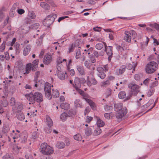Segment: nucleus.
<instances>
[{"label":"nucleus","mask_w":159,"mask_h":159,"mask_svg":"<svg viewBox=\"0 0 159 159\" xmlns=\"http://www.w3.org/2000/svg\"><path fill=\"white\" fill-rule=\"evenodd\" d=\"M51 86L53 87V85L51 86V84L48 82L46 83L44 85V91L45 96L49 99H51L52 96L55 98H57L59 96L58 90L53 89H51Z\"/></svg>","instance_id":"nucleus-1"},{"label":"nucleus","mask_w":159,"mask_h":159,"mask_svg":"<svg viewBox=\"0 0 159 159\" xmlns=\"http://www.w3.org/2000/svg\"><path fill=\"white\" fill-rule=\"evenodd\" d=\"M26 97L32 104L34 103L35 102L40 103L43 101V95L39 92H35L34 93L31 92L26 95Z\"/></svg>","instance_id":"nucleus-2"},{"label":"nucleus","mask_w":159,"mask_h":159,"mask_svg":"<svg viewBox=\"0 0 159 159\" xmlns=\"http://www.w3.org/2000/svg\"><path fill=\"white\" fill-rule=\"evenodd\" d=\"M114 109L116 111H118L116 114L117 119H120L124 116L127 113V111L125 107H123V104L121 103H117L114 105Z\"/></svg>","instance_id":"nucleus-3"},{"label":"nucleus","mask_w":159,"mask_h":159,"mask_svg":"<svg viewBox=\"0 0 159 159\" xmlns=\"http://www.w3.org/2000/svg\"><path fill=\"white\" fill-rule=\"evenodd\" d=\"M158 67L157 64L155 62L152 61L148 63L146 67V71L148 74L154 73Z\"/></svg>","instance_id":"nucleus-4"},{"label":"nucleus","mask_w":159,"mask_h":159,"mask_svg":"<svg viewBox=\"0 0 159 159\" xmlns=\"http://www.w3.org/2000/svg\"><path fill=\"white\" fill-rule=\"evenodd\" d=\"M40 150L41 152L44 155L51 154L53 152V151L52 148L46 143H43L41 144Z\"/></svg>","instance_id":"nucleus-5"},{"label":"nucleus","mask_w":159,"mask_h":159,"mask_svg":"<svg viewBox=\"0 0 159 159\" xmlns=\"http://www.w3.org/2000/svg\"><path fill=\"white\" fill-rule=\"evenodd\" d=\"M57 17V15L56 14H52L49 15L44 20L43 22H46L48 26H49L53 23Z\"/></svg>","instance_id":"nucleus-6"},{"label":"nucleus","mask_w":159,"mask_h":159,"mask_svg":"<svg viewBox=\"0 0 159 159\" xmlns=\"http://www.w3.org/2000/svg\"><path fill=\"white\" fill-rule=\"evenodd\" d=\"M104 46L106 53L108 56V61H110L112 57V47L111 46H107L106 43H104Z\"/></svg>","instance_id":"nucleus-7"},{"label":"nucleus","mask_w":159,"mask_h":159,"mask_svg":"<svg viewBox=\"0 0 159 159\" xmlns=\"http://www.w3.org/2000/svg\"><path fill=\"white\" fill-rule=\"evenodd\" d=\"M97 76L101 79H104L106 77L105 72L103 71V69L102 67H99L97 69Z\"/></svg>","instance_id":"nucleus-8"},{"label":"nucleus","mask_w":159,"mask_h":159,"mask_svg":"<svg viewBox=\"0 0 159 159\" xmlns=\"http://www.w3.org/2000/svg\"><path fill=\"white\" fill-rule=\"evenodd\" d=\"M139 86L135 84H133L131 87V94L136 96L139 92Z\"/></svg>","instance_id":"nucleus-9"},{"label":"nucleus","mask_w":159,"mask_h":159,"mask_svg":"<svg viewBox=\"0 0 159 159\" xmlns=\"http://www.w3.org/2000/svg\"><path fill=\"white\" fill-rule=\"evenodd\" d=\"M52 61L51 55L49 53H48L44 56L43 62L44 64L48 65L50 64Z\"/></svg>","instance_id":"nucleus-10"},{"label":"nucleus","mask_w":159,"mask_h":159,"mask_svg":"<svg viewBox=\"0 0 159 159\" xmlns=\"http://www.w3.org/2000/svg\"><path fill=\"white\" fill-rule=\"evenodd\" d=\"M131 35L129 31H125V35L124 37V39L126 42L130 43L131 42Z\"/></svg>","instance_id":"nucleus-11"},{"label":"nucleus","mask_w":159,"mask_h":159,"mask_svg":"<svg viewBox=\"0 0 159 159\" xmlns=\"http://www.w3.org/2000/svg\"><path fill=\"white\" fill-rule=\"evenodd\" d=\"M73 86L75 88H80L81 87L80 79L75 77L74 80V84H73Z\"/></svg>","instance_id":"nucleus-12"},{"label":"nucleus","mask_w":159,"mask_h":159,"mask_svg":"<svg viewBox=\"0 0 159 159\" xmlns=\"http://www.w3.org/2000/svg\"><path fill=\"white\" fill-rule=\"evenodd\" d=\"M76 68L80 74L81 75H85V72L84 70L83 66L80 65L77 66Z\"/></svg>","instance_id":"nucleus-13"},{"label":"nucleus","mask_w":159,"mask_h":159,"mask_svg":"<svg viewBox=\"0 0 159 159\" xmlns=\"http://www.w3.org/2000/svg\"><path fill=\"white\" fill-rule=\"evenodd\" d=\"M16 117L18 120H23L25 118V116L21 111H18L17 112Z\"/></svg>","instance_id":"nucleus-14"},{"label":"nucleus","mask_w":159,"mask_h":159,"mask_svg":"<svg viewBox=\"0 0 159 159\" xmlns=\"http://www.w3.org/2000/svg\"><path fill=\"white\" fill-rule=\"evenodd\" d=\"M31 48V46L30 45H27L26 47L25 48L23 52V54L24 56L27 55L30 51V49Z\"/></svg>","instance_id":"nucleus-15"},{"label":"nucleus","mask_w":159,"mask_h":159,"mask_svg":"<svg viewBox=\"0 0 159 159\" xmlns=\"http://www.w3.org/2000/svg\"><path fill=\"white\" fill-rule=\"evenodd\" d=\"M95 117L97 120L96 124L98 127L100 128L103 126L105 124L104 122L97 116Z\"/></svg>","instance_id":"nucleus-16"},{"label":"nucleus","mask_w":159,"mask_h":159,"mask_svg":"<svg viewBox=\"0 0 159 159\" xmlns=\"http://www.w3.org/2000/svg\"><path fill=\"white\" fill-rule=\"evenodd\" d=\"M126 66L125 65H122L121 66L118 70L117 73L119 75H121L123 74L125 71L126 68Z\"/></svg>","instance_id":"nucleus-17"},{"label":"nucleus","mask_w":159,"mask_h":159,"mask_svg":"<svg viewBox=\"0 0 159 159\" xmlns=\"http://www.w3.org/2000/svg\"><path fill=\"white\" fill-rule=\"evenodd\" d=\"M66 73H64L61 71H59L58 72L57 76L58 78L61 80H63L65 79Z\"/></svg>","instance_id":"nucleus-18"},{"label":"nucleus","mask_w":159,"mask_h":159,"mask_svg":"<svg viewBox=\"0 0 159 159\" xmlns=\"http://www.w3.org/2000/svg\"><path fill=\"white\" fill-rule=\"evenodd\" d=\"M85 100L89 103L91 108L93 110H96L95 104L92 101L87 98H86Z\"/></svg>","instance_id":"nucleus-19"},{"label":"nucleus","mask_w":159,"mask_h":159,"mask_svg":"<svg viewBox=\"0 0 159 159\" xmlns=\"http://www.w3.org/2000/svg\"><path fill=\"white\" fill-rule=\"evenodd\" d=\"M65 143L63 142L59 141L57 142L56 146L59 149L63 148L65 146Z\"/></svg>","instance_id":"nucleus-20"},{"label":"nucleus","mask_w":159,"mask_h":159,"mask_svg":"<svg viewBox=\"0 0 159 159\" xmlns=\"http://www.w3.org/2000/svg\"><path fill=\"white\" fill-rule=\"evenodd\" d=\"M75 107H77L82 108V103L79 99H76L74 102Z\"/></svg>","instance_id":"nucleus-21"},{"label":"nucleus","mask_w":159,"mask_h":159,"mask_svg":"<svg viewBox=\"0 0 159 159\" xmlns=\"http://www.w3.org/2000/svg\"><path fill=\"white\" fill-rule=\"evenodd\" d=\"M47 125L49 127H51L53 125V122L50 118L49 116H47L46 117Z\"/></svg>","instance_id":"nucleus-22"},{"label":"nucleus","mask_w":159,"mask_h":159,"mask_svg":"<svg viewBox=\"0 0 159 159\" xmlns=\"http://www.w3.org/2000/svg\"><path fill=\"white\" fill-rule=\"evenodd\" d=\"M31 63H29L26 64L25 70V72L24 73V74L26 73L29 74L31 70Z\"/></svg>","instance_id":"nucleus-23"},{"label":"nucleus","mask_w":159,"mask_h":159,"mask_svg":"<svg viewBox=\"0 0 159 159\" xmlns=\"http://www.w3.org/2000/svg\"><path fill=\"white\" fill-rule=\"evenodd\" d=\"M68 116V114L65 112H63L61 114L60 118L61 120L63 121L66 120Z\"/></svg>","instance_id":"nucleus-24"},{"label":"nucleus","mask_w":159,"mask_h":159,"mask_svg":"<svg viewBox=\"0 0 159 159\" xmlns=\"http://www.w3.org/2000/svg\"><path fill=\"white\" fill-rule=\"evenodd\" d=\"M104 42H101L98 43L96 45V48L98 50L101 49L103 48V46L104 45Z\"/></svg>","instance_id":"nucleus-25"},{"label":"nucleus","mask_w":159,"mask_h":159,"mask_svg":"<svg viewBox=\"0 0 159 159\" xmlns=\"http://www.w3.org/2000/svg\"><path fill=\"white\" fill-rule=\"evenodd\" d=\"M10 130L9 126L7 125H4L2 129V132L4 134H7Z\"/></svg>","instance_id":"nucleus-26"},{"label":"nucleus","mask_w":159,"mask_h":159,"mask_svg":"<svg viewBox=\"0 0 159 159\" xmlns=\"http://www.w3.org/2000/svg\"><path fill=\"white\" fill-rule=\"evenodd\" d=\"M40 6L46 10H48L50 8V6L49 5L43 2H42L40 3Z\"/></svg>","instance_id":"nucleus-27"},{"label":"nucleus","mask_w":159,"mask_h":159,"mask_svg":"<svg viewBox=\"0 0 159 159\" xmlns=\"http://www.w3.org/2000/svg\"><path fill=\"white\" fill-rule=\"evenodd\" d=\"M60 107L62 109L66 110L69 108V104L66 102L63 103L61 104Z\"/></svg>","instance_id":"nucleus-28"},{"label":"nucleus","mask_w":159,"mask_h":159,"mask_svg":"<svg viewBox=\"0 0 159 159\" xmlns=\"http://www.w3.org/2000/svg\"><path fill=\"white\" fill-rule=\"evenodd\" d=\"M81 48L80 47H79L77 49H76V54L75 58L76 59H78L80 58L81 53L80 51Z\"/></svg>","instance_id":"nucleus-29"},{"label":"nucleus","mask_w":159,"mask_h":159,"mask_svg":"<svg viewBox=\"0 0 159 159\" xmlns=\"http://www.w3.org/2000/svg\"><path fill=\"white\" fill-rule=\"evenodd\" d=\"M102 132V130L99 127H98L94 130L93 134L94 135H99Z\"/></svg>","instance_id":"nucleus-30"},{"label":"nucleus","mask_w":159,"mask_h":159,"mask_svg":"<svg viewBox=\"0 0 159 159\" xmlns=\"http://www.w3.org/2000/svg\"><path fill=\"white\" fill-rule=\"evenodd\" d=\"M3 159H13L12 154L11 153H7L2 157Z\"/></svg>","instance_id":"nucleus-31"},{"label":"nucleus","mask_w":159,"mask_h":159,"mask_svg":"<svg viewBox=\"0 0 159 159\" xmlns=\"http://www.w3.org/2000/svg\"><path fill=\"white\" fill-rule=\"evenodd\" d=\"M92 130L90 128H88L86 129L85 131V134L88 136L92 134Z\"/></svg>","instance_id":"nucleus-32"},{"label":"nucleus","mask_w":159,"mask_h":159,"mask_svg":"<svg viewBox=\"0 0 159 159\" xmlns=\"http://www.w3.org/2000/svg\"><path fill=\"white\" fill-rule=\"evenodd\" d=\"M126 93L125 91H121L118 94V97L119 98L123 99L125 97Z\"/></svg>","instance_id":"nucleus-33"},{"label":"nucleus","mask_w":159,"mask_h":159,"mask_svg":"<svg viewBox=\"0 0 159 159\" xmlns=\"http://www.w3.org/2000/svg\"><path fill=\"white\" fill-rule=\"evenodd\" d=\"M39 25L38 23L34 24L29 27L30 29H32L34 30H37L39 27Z\"/></svg>","instance_id":"nucleus-34"},{"label":"nucleus","mask_w":159,"mask_h":159,"mask_svg":"<svg viewBox=\"0 0 159 159\" xmlns=\"http://www.w3.org/2000/svg\"><path fill=\"white\" fill-rule=\"evenodd\" d=\"M126 66L127 67L126 68L129 70H131L133 68V71H132V72L133 73V71H135V67L136 66L134 65L133 66L131 64H130L129 63H128L126 64Z\"/></svg>","instance_id":"nucleus-35"},{"label":"nucleus","mask_w":159,"mask_h":159,"mask_svg":"<svg viewBox=\"0 0 159 159\" xmlns=\"http://www.w3.org/2000/svg\"><path fill=\"white\" fill-rule=\"evenodd\" d=\"M74 139L78 141H81L82 139V137L81 135L79 134H78L74 136Z\"/></svg>","instance_id":"nucleus-36"},{"label":"nucleus","mask_w":159,"mask_h":159,"mask_svg":"<svg viewBox=\"0 0 159 159\" xmlns=\"http://www.w3.org/2000/svg\"><path fill=\"white\" fill-rule=\"evenodd\" d=\"M76 114V111L75 110L72 109L70 110L68 112V116H75Z\"/></svg>","instance_id":"nucleus-37"},{"label":"nucleus","mask_w":159,"mask_h":159,"mask_svg":"<svg viewBox=\"0 0 159 159\" xmlns=\"http://www.w3.org/2000/svg\"><path fill=\"white\" fill-rule=\"evenodd\" d=\"M155 89L154 88H150V89L148 92L147 95L148 97H150L155 92Z\"/></svg>","instance_id":"nucleus-38"},{"label":"nucleus","mask_w":159,"mask_h":159,"mask_svg":"<svg viewBox=\"0 0 159 159\" xmlns=\"http://www.w3.org/2000/svg\"><path fill=\"white\" fill-rule=\"evenodd\" d=\"M113 115V114L111 112L110 113H105L104 114L105 117L107 119H110L111 117H112Z\"/></svg>","instance_id":"nucleus-39"},{"label":"nucleus","mask_w":159,"mask_h":159,"mask_svg":"<svg viewBox=\"0 0 159 159\" xmlns=\"http://www.w3.org/2000/svg\"><path fill=\"white\" fill-rule=\"evenodd\" d=\"M89 57L92 63H94L96 62V60L95 59V57L93 54L89 55Z\"/></svg>","instance_id":"nucleus-40"},{"label":"nucleus","mask_w":159,"mask_h":159,"mask_svg":"<svg viewBox=\"0 0 159 159\" xmlns=\"http://www.w3.org/2000/svg\"><path fill=\"white\" fill-rule=\"evenodd\" d=\"M6 41H3L2 44L0 46V50L1 52H3L5 49L6 47Z\"/></svg>","instance_id":"nucleus-41"},{"label":"nucleus","mask_w":159,"mask_h":159,"mask_svg":"<svg viewBox=\"0 0 159 159\" xmlns=\"http://www.w3.org/2000/svg\"><path fill=\"white\" fill-rule=\"evenodd\" d=\"M90 80L92 84L93 85H96L98 83L97 81L95 79L93 75L92 76Z\"/></svg>","instance_id":"nucleus-42"},{"label":"nucleus","mask_w":159,"mask_h":159,"mask_svg":"<svg viewBox=\"0 0 159 159\" xmlns=\"http://www.w3.org/2000/svg\"><path fill=\"white\" fill-rule=\"evenodd\" d=\"M110 82L109 81L107 80L102 83V86L103 87H106L107 86L109 85Z\"/></svg>","instance_id":"nucleus-43"},{"label":"nucleus","mask_w":159,"mask_h":159,"mask_svg":"<svg viewBox=\"0 0 159 159\" xmlns=\"http://www.w3.org/2000/svg\"><path fill=\"white\" fill-rule=\"evenodd\" d=\"M111 90L110 89H108L105 93L106 98H108L110 95H111Z\"/></svg>","instance_id":"nucleus-44"},{"label":"nucleus","mask_w":159,"mask_h":159,"mask_svg":"<svg viewBox=\"0 0 159 159\" xmlns=\"http://www.w3.org/2000/svg\"><path fill=\"white\" fill-rule=\"evenodd\" d=\"M51 127H46L44 129L45 132L47 133H50L52 131V129Z\"/></svg>","instance_id":"nucleus-45"},{"label":"nucleus","mask_w":159,"mask_h":159,"mask_svg":"<svg viewBox=\"0 0 159 159\" xmlns=\"http://www.w3.org/2000/svg\"><path fill=\"white\" fill-rule=\"evenodd\" d=\"M43 38L42 36H41L40 38H39L37 40L36 42V43L38 45H40L42 43L43 41Z\"/></svg>","instance_id":"nucleus-46"},{"label":"nucleus","mask_w":159,"mask_h":159,"mask_svg":"<svg viewBox=\"0 0 159 159\" xmlns=\"http://www.w3.org/2000/svg\"><path fill=\"white\" fill-rule=\"evenodd\" d=\"M38 137L39 135L38 134V133L37 132L34 131L32 134V137L33 139H36L38 138Z\"/></svg>","instance_id":"nucleus-47"},{"label":"nucleus","mask_w":159,"mask_h":159,"mask_svg":"<svg viewBox=\"0 0 159 159\" xmlns=\"http://www.w3.org/2000/svg\"><path fill=\"white\" fill-rule=\"evenodd\" d=\"M113 107L112 106H109L108 105H106L104 107V109L105 111H109L111 110L112 109Z\"/></svg>","instance_id":"nucleus-48"},{"label":"nucleus","mask_w":159,"mask_h":159,"mask_svg":"<svg viewBox=\"0 0 159 159\" xmlns=\"http://www.w3.org/2000/svg\"><path fill=\"white\" fill-rule=\"evenodd\" d=\"M150 81V79L147 78L145 80L143 81V84L146 86H148Z\"/></svg>","instance_id":"nucleus-49"},{"label":"nucleus","mask_w":159,"mask_h":159,"mask_svg":"<svg viewBox=\"0 0 159 159\" xmlns=\"http://www.w3.org/2000/svg\"><path fill=\"white\" fill-rule=\"evenodd\" d=\"M39 60L38 59H35L34 60L32 63H31V65H36V66H38V65L39 63Z\"/></svg>","instance_id":"nucleus-50"},{"label":"nucleus","mask_w":159,"mask_h":159,"mask_svg":"<svg viewBox=\"0 0 159 159\" xmlns=\"http://www.w3.org/2000/svg\"><path fill=\"white\" fill-rule=\"evenodd\" d=\"M102 67L103 69V71L105 72L108 71L109 70L108 65L107 64L104 65Z\"/></svg>","instance_id":"nucleus-51"},{"label":"nucleus","mask_w":159,"mask_h":159,"mask_svg":"<svg viewBox=\"0 0 159 159\" xmlns=\"http://www.w3.org/2000/svg\"><path fill=\"white\" fill-rule=\"evenodd\" d=\"M84 51L87 52L88 54L89 55L90 53V52H92L93 51V48L92 47H90L87 50L85 49Z\"/></svg>","instance_id":"nucleus-52"},{"label":"nucleus","mask_w":159,"mask_h":159,"mask_svg":"<svg viewBox=\"0 0 159 159\" xmlns=\"http://www.w3.org/2000/svg\"><path fill=\"white\" fill-rule=\"evenodd\" d=\"M158 81H156L153 82L150 86V88H154L155 87L157 86L158 85Z\"/></svg>","instance_id":"nucleus-53"},{"label":"nucleus","mask_w":159,"mask_h":159,"mask_svg":"<svg viewBox=\"0 0 159 159\" xmlns=\"http://www.w3.org/2000/svg\"><path fill=\"white\" fill-rule=\"evenodd\" d=\"M1 104L4 107H6L7 105V100H5L1 102Z\"/></svg>","instance_id":"nucleus-54"},{"label":"nucleus","mask_w":159,"mask_h":159,"mask_svg":"<svg viewBox=\"0 0 159 159\" xmlns=\"http://www.w3.org/2000/svg\"><path fill=\"white\" fill-rule=\"evenodd\" d=\"M84 65L85 66L88 68L90 67V64L89 61H86L84 62Z\"/></svg>","instance_id":"nucleus-55"},{"label":"nucleus","mask_w":159,"mask_h":159,"mask_svg":"<svg viewBox=\"0 0 159 159\" xmlns=\"http://www.w3.org/2000/svg\"><path fill=\"white\" fill-rule=\"evenodd\" d=\"M93 55L95 56V57L96 58H98L99 56V54L98 52L96 51L93 50Z\"/></svg>","instance_id":"nucleus-56"},{"label":"nucleus","mask_w":159,"mask_h":159,"mask_svg":"<svg viewBox=\"0 0 159 159\" xmlns=\"http://www.w3.org/2000/svg\"><path fill=\"white\" fill-rule=\"evenodd\" d=\"M38 66H36V65H31V70L33 71H35L37 70L38 68Z\"/></svg>","instance_id":"nucleus-57"},{"label":"nucleus","mask_w":159,"mask_h":159,"mask_svg":"<svg viewBox=\"0 0 159 159\" xmlns=\"http://www.w3.org/2000/svg\"><path fill=\"white\" fill-rule=\"evenodd\" d=\"M131 35H132L133 36L134 39V38L136 37L137 36V34L136 32L134 30H131L130 32Z\"/></svg>","instance_id":"nucleus-58"},{"label":"nucleus","mask_w":159,"mask_h":159,"mask_svg":"<svg viewBox=\"0 0 159 159\" xmlns=\"http://www.w3.org/2000/svg\"><path fill=\"white\" fill-rule=\"evenodd\" d=\"M25 157L27 159H33V157L30 154H27L25 155Z\"/></svg>","instance_id":"nucleus-59"},{"label":"nucleus","mask_w":159,"mask_h":159,"mask_svg":"<svg viewBox=\"0 0 159 159\" xmlns=\"http://www.w3.org/2000/svg\"><path fill=\"white\" fill-rule=\"evenodd\" d=\"M40 74V72L39 71H36L35 73V77H34V80H37V79L39 77V76Z\"/></svg>","instance_id":"nucleus-60"},{"label":"nucleus","mask_w":159,"mask_h":159,"mask_svg":"<svg viewBox=\"0 0 159 159\" xmlns=\"http://www.w3.org/2000/svg\"><path fill=\"white\" fill-rule=\"evenodd\" d=\"M93 117L91 116H87V119L86 120V122L89 123L92 120Z\"/></svg>","instance_id":"nucleus-61"},{"label":"nucleus","mask_w":159,"mask_h":159,"mask_svg":"<svg viewBox=\"0 0 159 159\" xmlns=\"http://www.w3.org/2000/svg\"><path fill=\"white\" fill-rule=\"evenodd\" d=\"M29 16L32 19H35L36 17L35 14L33 12H31L29 13Z\"/></svg>","instance_id":"nucleus-62"},{"label":"nucleus","mask_w":159,"mask_h":159,"mask_svg":"<svg viewBox=\"0 0 159 159\" xmlns=\"http://www.w3.org/2000/svg\"><path fill=\"white\" fill-rule=\"evenodd\" d=\"M74 49V48L73 44H72L70 46L69 48V52H72Z\"/></svg>","instance_id":"nucleus-63"},{"label":"nucleus","mask_w":159,"mask_h":159,"mask_svg":"<svg viewBox=\"0 0 159 159\" xmlns=\"http://www.w3.org/2000/svg\"><path fill=\"white\" fill-rule=\"evenodd\" d=\"M134 77L136 80H139L140 79V75L139 74H135L134 75Z\"/></svg>","instance_id":"nucleus-64"}]
</instances>
